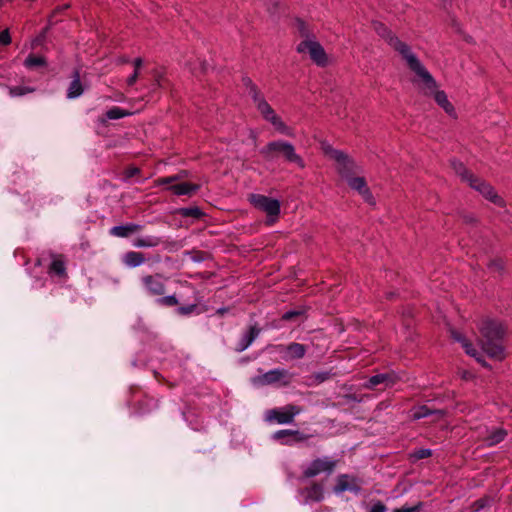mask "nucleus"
<instances>
[{
	"label": "nucleus",
	"instance_id": "obj_64",
	"mask_svg": "<svg viewBox=\"0 0 512 512\" xmlns=\"http://www.w3.org/2000/svg\"><path fill=\"white\" fill-rule=\"evenodd\" d=\"M286 440H294V437H287Z\"/></svg>",
	"mask_w": 512,
	"mask_h": 512
},
{
	"label": "nucleus",
	"instance_id": "obj_48",
	"mask_svg": "<svg viewBox=\"0 0 512 512\" xmlns=\"http://www.w3.org/2000/svg\"><path fill=\"white\" fill-rule=\"evenodd\" d=\"M451 335L453 337V339L455 341H457L458 343H461V345L463 346L465 342H468L469 340L460 332L458 331H452L451 332Z\"/></svg>",
	"mask_w": 512,
	"mask_h": 512
},
{
	"label": "nucleus",
	"instance_id": "obj_59",
	"mask_svg": "<svg viewBox=\"0 0 512 512\" xmlns=\"http://www.w3.org/2000/svg\"><path fill=\"white\" fill-rule=\"evenodd\" d=\"M69 8V5L68 4H65L63 6H58L54 11H53V15L56 14V13H60L66 9Z\"/></svg>",
	"mask_w": 512,
	"mask_h": 512
},
{
	"label": "nucleus",
	"instance_id": "obj_58",
	"mask_svg": "<svg viewBox=\"0 0 512 512\" xmlns=\"http://www.w3.org/2000/svg\"><path fill=\"white\" fill-rule=\"evenodd\" d=\"M230 311L229 307L222 306L216 310V314L219 316H224L226 313Z\"/></svg>",
	"mask_w": 512,
	"mask_h": 512
},
{
	"label": "nucleus",
	"instance_id": "obj_32",
	"mask_svg": "<svg viewBox=\"0 0 512 512\" xmlns=\"http://www.w3.org/2000/svg\"><path fill=\"white\" fill-rule=\"evenodd\" d=\"M6 88L8 89V93H9L10 97H13V98L22 97L29 93H33L35 91V88L30 87V86H23V85H20V86H7L6 85Z\"/></svg>",
	"mask_w": 512,
	"mask_h": 512
},
{
	"label": "nucleus",
	"instance_id": "obj_31",
	"mask_svg": "<svg viewBox=\"0 0 512 512\" xmlns=\"http://www.w3.org/2000/svg\"><path fill=\"white\" fill-rule=\"evenodd\" d=\"M47 65V61L43 56H37L34 54H30L24 61V66L28 69H33L37 67H44Z\"/></svg>",
	"mask_w": 512,
	"mask_h": 512
},
{
	"label": "nucleus",
	"instance_id": "obj_6",
	"mask_svg": "<svg viewBox=\"0 0 512 512\" xmlns=\"http://www.w3.org/2000/svg\"><path fill=\"white\" fill-rule=\"evenodd\" d=\"M293 375L285 368H274L252 378V383L256 386H268L279 384L288 386L291 383Z\"/></svg>",
	"mask_w": 512,
	"mask_h": 512
},
{
	"label": "nucleus",
	"instance_id": "obj_51",
	"mask_svg": "<svg viewBox=\"0 0 512 512\" xmlns=\"http://www.w3.org/2000/svg\"><path fill=\"white\" fill-rule=\"evenodd\" d=\"M263 118L267 121H269L271 123V121H273V119L277 116L275 111L273 110L272 107H270V109H267L265 111V113L262 114Z\"/></svg>",
	"mask_w": 512,
	"mask_h": 512
},
{
	"label": "nucleus",
	"instance_id": "obj_23",
	"mask_svg": "<svg viewBox=\"0 0 512 512\" xmlns=\"http://www.w3.org/2000/svg\"><path fill=\"white\" fill-rule=\"evenodd\" d=\"M158 401L147 395L136 401V411L140 415H144L157 409Z\"/></svg>",
	"mask_w": 512,
	"mask_h": 512
},
{
	"label": "nucleus",
	"instance_id": "obj_20",
	"mask_svg": "<svg viewBox=\"0 0 512 512\" xmlns=\"http://www.w3.org/2000/svg\"><path fill=\"white\" fill-rule=\"evenodd\" d=\"M200 189V185L188 182L177 183L173 185H169L167 190L171 191L174 195L183 196L188 195L191 196L196 193Z\"/></svg>",
	"mask_w": 512,
	"mask_h": 512
},
{
	"label": "nucleus",
	"instance_id": "obj_33",
	"mask_svg": "<svg viewBox=\"0 0 512 512\" xmlns=\"http://www.w3.org/2000/svg\"><path fill=\"white\" fill-rule=\"evenodd\" d=\"M462 347L465 350L466 354H468L471 357H474L479 363H481L483 366H486V362L483 359L482 353L479 352L470 341L465 342Z\"/></svg>",
	"mask_w": 512,
	"mask_h": 512
},
{
	"label": "nucleus",
	"instance_id": "obj_61",
	"mask_svg": "<svg viewBox=\"0 0 512 512\" xmlns=\"http://www.w3.org/2000/svg\"><path fill=\"white\" fill-rule=\"evenodd\" d=\"M120 62H121V63H129V62H130V59H129V57H122V58L120 59Z\"/></svg>",
	"mask_w": 512,
	"mask_h": 512
},
{
	"label": "nucleus",
	"instance_id": "obj_21",
	"mask_svg": "<svg viewBox=\"0 0 512 512\" xmlns=\"http://www.w3.org/2000/svg\"><path fill=\"white\" fill-rule=\"evenodd\" d=\"M83 92L84 88L80 80V72L78 69H75L72 74V81L70 82L67 89V98L76 99L80 97Z\"/></svg>",
	"mask_w": 512,
	"mask_h": 512
},
{
	"label": "nucleus",
	"instance_id": "obj_41",
	"mask_svg": "<svg viewBox=\"0 0 512 512\" xmlns=\"http://www.w3.org/2000/svg\"><path fill=\"white\" fill-rule=\"evenodd\" d=\"M182 177L183 176L181 174H176V175H172V176H169V177L159 178L157 180V185L158 186L173 185L174 182L179 181Z\"/></svg>",
	"mask_w": 512,
	"mask_h": 512
},
{
	"label": "nucleus",
	"instance_id": "obj_35",
	"mask_svg": "<svg viewBox=\"0 0 512 512\" xmlns=\"http://www.w3.org/2000/svg\"><path fill=\"white\" fill-rule=\"evenodd\" d=\"M487 267L491 272H496L500 275H503L505 272L506 264L502 258H494L489 261Z\"/></svg>",
	"mask_w": 512,
	"mask_h": 512
},
{
	"label": "nucleus",
	"instance_id": "obj_13",
	"mask_svg": "<svg viewBox=\"0 0 512 512\" xmlns=\"http://www.w3.org/2000/svg\"><path fill=\"white\" fill-rule=\"evenodd\" d=\"M262 332V328L255 322L245 330L237 343L235 344L234 351L242 353L247 350L253 342L259 337Z\"/></svg>",
	"mask_w": 512,
	"mask_h": 512
},
{
	"label": "nucleus",
	"instance_id": "obj_54",
	"mask_svg": "<svg viewBox=\"0 0 512 512\" xmlns=\"http://www.w3.org/2000/svg\"><path fill=\"white\" fill-rule=\"evenodd\" d=\"M243 86L248 91L250 88L254 87L256 84L251 80V78L245 76L242 78Z\"/></svg>",
	"mask_w": 512,
	"mask_h": 512
},
{
	"label": "nucleus",
	"instance_id": "obj_50",
	"mask_svg": "<svg viewBox=\"0 0 512 512\" xmlns=\"http://www.w3.org/2000/svg\"><path fill=\"white\" fill-rule=\"evenodd\" d=\"M140 173V169L137 167H129L125 171V178L130 179Z\"/></svg>",
	"mask_w": 512,
	"mask_h": 512
},
{
	"label": "nucleus",
	"instance_id": "obj_52",
	"mask_svg": "<svg viewBox=\"0 0 512 512\" xmlns=\"http://www.w3.org/2000/svg\"><path fill=\"white\" fill-rule=\"evenodd\" d=\"M330 377V372H327V371H324V372H318L315 374V379L321 383V382H324L326 380H328Z\"/></svg>",
	"mask_w": 512,
	"mask_h": 512
},
{
	"label": "nucleus",
	"instance_id": "obj_27",
	"mask_svg": "<svg viewBox=\"0 0 512 512\" xmlns=\"http://www.w3.org/2000/svg\"><path fill=\"white\" fill-rule=\"evenodd\" d=\"M131 112L118 106H113L106 111L105 116L100 118L99 121L104 124L107 120H118L130 116Z\"/></svg>",
	"mask_w": 512,
	"mask_h": 512
},
{
	"label": "nucleus",
	"instance_id": "obj_14",
	"mask_svg": "<svg viewBox=\"0 0 512 512\" xmlns=\"http://www.w3.org/2000/svg\"><path fill=\"white\" fill-rule=\"evenodd\" d=\"M298 494L302 497L300 502L303 505L321 502L324 499V487L321 483L313 482L310 486L299 489Z\"/></svg>",
	"mask_w": 512,
	"mask_h": 512
},
{
	"label": "nucleus",
	"instance_id": "obj_38",
	"mask_svg": "<svg viewBox=\"0 0 512 512\" xmlns=\"http://www.w3.org/2000/svg\"><path fill=\"white\" fill-rule=\"evenodd\" d=\"M271 124L276 128L277 131L280 133L290 136L292 135L291 129L281 120L280 117L276 116L273 121H271Z\"/></svg>",
	"mask_w": 512,
	"mask_h": 512
},
{
	"label": "nucleus",
	"instance_id": "obj_40",
	"mask_svg": "<svg viewBox=\"0 0 512 512\" xmlns=\"http://www.w3.org/2000/svg\"><path fill=\"white\" fill-rule=\"evenodd\" d=\"M431 455H432V450L431 449H429V448H421V449L415 450L411 454V458L413 460H421V459L428 458Z\"/></svg>",
	"mask_w": 512,
	"mask_h": 512
},
{
	"label": "nucleus",
	"instance_id": "obj_53",
	"mask_svg": "<svg viewBox=\"0 0 512 512\" xmlns=\"http://www.w3.org/2000/svg\"><path fill=\"white\" fill-rule=\"evenodd\" d=\"M138 76H139V72L137 71H134L128 78H127V85L128 86H133L137 79H138Z\"/></svg>",
	"mask_w": 512,
	"mask_h": 512
},
{
	"label": "nucleus",
	"instance_id": "obj_37",
	"mask_svg": "<svg viewBox=\"0 0 512 512\" xmlns=\"http://www.w3.org/2000/svg\"><path fill=\"white\" fill-rule=\"evenodd\" d=\"M296 28L300 34L301 37L305 39H312L313 35L311 33V31L309 30L308 26L306 25V23L300 19V18H297L296 19Z\"/></svg>",
	"mask_w": 512,
	"mask_h": 512
},
{
	"label": "nucleus",
	"instance_id": "obj_43",
	"mask_svg": "<svg viewBox=\"0 0 512 512\" xmlns=\"http://www.w3.org/2000/svg\"><path fill=\"white\" fill-rule=\"evenodd\" d=\"M423 505V502L420 501L412 507L402 506L401 508L394 509L392 512H421Z\"/></svg>",
	"mask_w": 512,
	"mask_h": 512
},
{
	"label": "nucleus",
	"instance_id": "obj_2",
	"mask_svg": "<svg viewBox=\"0 0 512 512\" xmlns=\"http://www.w3.org/2000/svg\"><path fill=\"white\" fill-rule=\"evenodd\" d=\"M373 28L378 36L384 39L389 46L401 55L411 71L420 72L428 78L426 68L418 57L411 51L409 45L402 42L385 24L381 22H373Z\"/></svg>",
	"mask_w": 512,
	"mask_h": 512
},
{
	"label": "nucleus",
	"instance_id": "obj_26",
	"mask_svg": "<svg viewBox=\"0 0 512 512\" xmlns=\"http://www.w3.org/2000/svg\"><path fill=\"white\" fill-rule=\"evenodd\" d=\"M506 436L507 431L504 428H495L488 433L484 441L488 447H493L504 441Z\"/></svg>",
	"mask_w": 512,
	"mask_h": 512
},
{
	"label": "nucleus",
	"instance_id": "obj_56",
	"mask_svg": "<svg viewBox=\"0 0 512 512\" xmlns=\"http://www.w3.org/2000/svg\"><path fill=\"white\" fill-rule=\"evenodd\" d=\"M143 65V59L138 57V58H135L133 60V66H134V71H139V69L142 67Z\"/></svg>",
	"mask_w": 512,
	"mask_h": 512
},
{
	"label": "nucleus",
	"instance_id": "obj_62",
	"mask_svg": "<svg viewBox=\"0 0 512 512\" xmlns=\"http://www.w3.org/2000/svg\"><path fill=\"white\" fill-rule=\"evenodd\" d=\"M202 71H203V72H206V71H207V65H206V64H204V63L202 64Z\"/></svg>",
	"mask_w": 512,
	"mask_h": 512
},
{
	"label": "nucleus",
	"instance_id": "obj_55",
	"mask_svg": "<svg viewBox=\"0 0 512 512\" xmlns=\"http://www.w3.org/2000/svg\"><path fill=\"white\" fill-rule=\"evenodd\" d=\"M462 220L466 224H473L475 223L476 219L472 214H465L462 216Z\"/></svg>",
	"mask_w": 512,
	"mask_h": 512
},
{
	"label": "nucleus",
	"instance_id": "obj_34",
	"mask_svg": "<svg viewBox=\"0 0 512 512\" xmlns=\"http://www.w3.org/2000/svg\"><path fill=\"white\" fill-rule=\"evenodd\" d=\"M178 213L182 217H191L194 219H200L202 216H204V213L202 212V210L197 206L180 208L178 210Z\"/></svg>",
	"mask_w": 512,
	"mask_h": 512
},
{
	"label": "nucleus",
	"instance_id": "obj_5",
	"mask_svg": "<svg viewBox=\"0 0 512 512\" xmlns=\"http://www.w3.org/2000/svg\"><path fill=\"white\" fill-rule=\"evenodd\" d=\"M248 201L254 208L267 215L268 224H273L280 215L281 203L278 199L263 194L252 193L248 196Z\"/></svg>",
	"mask_w": 512,
	"mask_h": 512
},
{
	"label": "nucleus",
	"instance_id": "obj_7",
	"mask_svg": "<svg viewBox=\"0 0 512 512\" xmlns=\"http://www.w3.org/2000/svg\"><path fill=\"white\" fill-rule=\"evenodd\" d=\"M324 152L337 162V171L343 179L348 180L353 177L356 165L346 153L330 145L324 147Z\"/></svg>",
	"mask_w": 512,
	"mask_h": 512
},
{
	"label": "nucleus",
	"instance_id": "obj_11",
	"mask_svg": "<svg viewBox=\"0 0 512 512\" xmlns=\"http://www.w3.org/2000/svg\"><path fill=\"white\" fill-rule=\"evenodd\" d=\"M302 409L299 406L288 404L281 408H274L267 411V419L278 424H291L295 416L300 414Z\"/></svg>",
	"mask_w": 512,
	"mask_h": 512
},
{
	"label": "nucleus",
	"instance_id": "obj_12",
	"mask_svg": "<svg viewBox=\"0 0 512 512\" xmlns=\"http://www.w3.org/2000/svg\"><path fill=\"white\" fill-rule=\"evenodd\" d=\"M469 185L471 188L478 191L492 203L499 206L503 204V199L496 193L495 189L486 181L475 176L473 179H471Z\"/></svg>",
	"mask_w": 512,
	"mask_h": 512
},
{
	"label": "nucleus",
	"instance_id": "obj_18",
	"mask_svg": "<svg viewBox=\"0 0 512 512\" xmlns=\"http://www.w3.org/2000/svg\"><path fill=\"white\" fill-rule=\"evenodd\" d=\"M395 383V378L389 373H380L369 377L365 383V388L374 389L378 385H384V387H391Z\"/></svg>",
	"mask_w": 512,
	"mask_h": 512
},
{
	"label": "nucleus",
	"instance_id": "obj_24",
	"mask_svg": "<svg viewBox=\"0 0 512 512\" xmlns=\"http://www.w3.org/2000/svg\"><path fill=\"white\" fill-rule=\"evenodd\" d=\"M163 243V240L159 236L146 235L135 239L133 245L137 248H154Z\"/></svg>",
	"mask_w": 512,
	"mask_h": 512
},
{
	"label": "nucleus",
	"instance_id": "obj_29",
	"mask_svg": "<svg viewBox=\"0 0 512 512\" xmlns=\"http://www.w3.org/2000/svg\"><path fill=\"white\" fill-rule=\"evenodd\" d=\"M434 414L442 415L443 412L441 410L431 409L426 405H422V406H418L413 409L412 418L414 420H420V419L427 418Z\"/></svg>",
	"mask_w": 512,
	"mask_h": 512
},
{
	"label": "nucleus",
	"instance_id": "obj_42",
	"mask_svg": "<svg viewBox=\"0 0 512 512\" xmlns=\"http://www.w3.org/2000/svg\"><path fill=\"white\" fill-rule=\"evenodd\" d=\"M197 310V304H189L185 306H180L176 309L177 314L182 316H189L193 314Z\"/></svg>",
	"mask_w": 512,
	"mask_h": 512
},
{
	"label": "nucleus",
	"instance_id": "obj_1",
	"mask_svg": "<svg viewBox=\"0 0 512 512\" xmlns=\"http://www.w3.org/2000/svg\"><path fill=\"white\" fill-rule=\"evenodd\" d=\"M478 329L482 336V349L491 358L503 360L505 348L503 340L506 330L500 321L491 318H483L478 323Z\"/></svg>",
	"mask_w": 512,
	"mask_h": 512
},
{
	"label": "nucleus",
	"instance_id": "obj_17",
	"mask_svg": "<svg viewBox=\"0 0 512 512\" xmlns=\"http://www.w3.org/2000/svg\"><path fill=\"white\" fill-rule=\"evenodd\" d=\"M349 187L355 191H357L365 202L369 204H374V197L367 186V182L364 177H351L348 180H346Z\"/></svg>",
	"mask_w": 512,
	"mask_h": 512
},
{
	"label": "nucleus",
	"instance_id": "obj_25",
	"mask_svg": "<svg viewBox=\"0 0 512 512\" xmlns=\"http://www.w3.org/2000/svg\"><path fill=\"white\" fill-rule=\"evenodd\" d=\"M145 261L146 258L141 252L129 251L123 256V263L130 268L139 267L144 264Z\"/></svg>",
	"mask_w": 512,
	"mask_h": 512
},
{
	"label": "nucleus",
	"instance_id": "obj_57",
	"mask_svg": "<svg viewBox=\"0 0 512 512\" xmlns=\"http://www.w3.org/2000/svg\"><path fill=\"white\" fill-rule=\"evenodd\" d=\"M50 27H51V24H50V25H48V26H46V27L41 31V33H40V34L38 35V37H37V41H39V42H40V41H43V40L45 39V37H46V35H47V33H48V31H49Z\"/></svg>",
	"mask_w": 512,
	"mask_h": 512
},
{
	"label": "nucleus",
	"instance_id": "obj_4",
	"mask_svg": "<svg viewBox=\"0 0 512 512\" xmlns=\"http://www.w3.org/2000/svg\"><path fill=\"white\" fill-rule=\"evenodd\" d=\"M423 82V90L426 96H432L437 103L450 117L457 118L456 110L453 104L448 100L447 94L443 90H438V85L431 73L426 69V78L420 72H414Z\"/></svg>",
	"mask_w": 512,
	"mask_h": 512
},
{
	"label": "nucleus",
	"instance_id": "obj_28",
	"mask_svg": "<svg viewBox=\"0 0 512 512\" xmlns=\"http://www.w3.org/2000/svg\"><path fill=\"white\" fill-rule=\"evenodd\" d=\"M451 166L455 173L461 177L463 181H466L468 183L471 182V179L475 177L470 171L466 168L463 162L453 159L451 160Z\"/></svg>",
	"mask_w": 512,
	"mask_h": 512
},
{
	"label": "nucleus",
	"instance_id": "obj_46",
	"mask_svg": "<svg viewBox=\"0 0 512 512\" xmlns=\"http://www.w3.org/2000/svg\"><path fill=\"white\" fill-rule=\"evenodd\" d=\"M11 36L8 29H5L0 32V44L3 46H7L11 43Z\"/></svg>",
	"mask_w": 512,
	"mask_h": 512
},
{
	"label": "nucleus",
	"instance_id": "obj_47",
	"mask_svg": "<svg viewBox=\"0 0 512 512\" xmlns=\"http://www.w3.org/2000/svg\"><path fill=\"white\" fill-rule=\"evenodd\" d=\"M386 511H387V506L379 500L376 501L371 506V508L368 510V512H386Z\"/></svg>",
	"mask_w": 512,
	"mask_h": 512
},
{
	"label": "nucleus",
	"instance_id": "obj_19",
	"mask_svg": "<svg viewBox=\"0 0 512 512\" xmlns=\"http://www.w3.org/2000/svg\"><path fill=\"white\" fill-rule=\"evenodd\" d=\"M52 260L48 266V274L51 277L63 278L66 274V263L61 255H51Z\"/></svg>",
	"mask_w": 512,
	"mask_h": 512
},
{
	"label": "nucleus",
	"instance_id": "obj_22",
	"mask_svg": "<svg viewBox=\"0 0 512 512\" xmlns=\"http://www.w3.org/2000/svg\"><path fill=\"white\" fill-rule=\"evenodd\" d=\"M142 226L136 223H127L124 225H117L110 229V235L115 237L125 238L131 235L132 233L140 230Z\"/></svg>",
	"mask_w": 512,
	"mask_h": 512
},
{
	"label": "nucleus",
	"instance_id": "obj_3",
	"mask_svg": "<svg viewBox=\"0 0 512 512\" xmlns=\"http://www.w3.org/2000/svg\"><path fill=\"white\" fill-rule=\"evenodd\" d=\"M260 154L267 160H273L279 155H282L286 162L295 164L301 169L306 166L303 158L296 153L294 145L285 140H274L268 142L260 149Z\"/></svg>",
	"mask_w": 512,
	"mask_h": 512
},
{
	"label": "nucleus",
	"instance_id": "obj_36",
	"mask_svg": "<svg viewBox=\"0 0 512 512\" xmlns=\"http://www.w3.org/2000/svg\"><path fill=\"white\" fill-rule=\"evenodd\" d=\"M307 307L301 306L297 309H292L284 312L281 316V320L283 321H291L296 317L303 316L307 313Z\"/></svg>",
	"mask_w": 512,
	"mask_h": 512
},
{
	"label": "nucleus",
	"instance_id": "obj_30",
	"mask_svg": "<svg viewBox=\"0 0 512 512\" xmlns=\"http://www.w3.org/2000/svg\"><path fill=\"white\" fill-rule=\"evenodd\" d=\"M290 437H294V440H284L283 445L293 446L298 443L306 442L312 437V435L306 434L300 430H291Z\"/></svg>",
	"mask_w": 512,
	"mask_h": 512
},
{
	"label": "nucleus",
	"instance_id": "obj_39",
	"mask_svg": "<svg viewBox=\"0 0 512 512\" xmlns=\"http://www.w3.org/2000/svg\"><path fill=\"white\" fill-rule=\"evenodd\" d=\"M156 302L161 306L172 307L178 304V299L175 295H167L158 298Z\"/></svg>",
	"mask_w": 512,
	"mask_h": 512
},
{
	"label": "nucleus",
	"instance_id": "obj_63",
	"mask_svg": "<svg viewBox=\"0 0 512 512\" xmlns=\"http://www.w3.org/2000/svg\"><path fill=\"white\" fill-rule=\"evenodd\" d=\"M240 361H241V363H246L249 361V358H242Z\"/></svg>",
	"mask_w": 512,
	"mask_h": 512
},
{
	"label": "nucleus",
	"instance_id": "obj_45",
	"mask_svg": "<svg viewBox=\"0 0 512 512\" xmlns=\"http://www.w3.org/2000/svg\"><path fill=\"white\" fill-rule=\"evenodd\" d=\"M290 433V429L278 430L273 434L272 438L274 440H280L282 442L284 441V439H287V437H290Z\"/></svg>",
	"mask_w": 512,
	"mask_h": 512
},
{
	"label": "nucleus",
	"instance_id": "obj_49",
	"mask_svg": "<svg viewBox=\"0 0 512 512\" xmlns=\"http://www.w3.org/2000/svg\"><path fill=\"white\" fill-rule=\"evenodd\" d=\"M256 107H257L258 111L262 115L263 113H265V111L267 109H270L271 106L269 105V103L265 99H263V100H259V102L256 103Z\"/></svg>",
	"mask_w": 512,
	"mask_h": 512
},
{
	"label": "nucleus",
	"instance_id": "obj_15",
	"mask_svg": "<svg viewBox=\"0 0 512 512\" xmlns=\"http://www.w3.org/2000/svg\"><path fill=\"white\" fill-rule=\"evenodd\" d=\"M141 283L145 291L151 296H162L165 293V283L160 274L143 276Z\"/></svg>",
	"mask_w": 512,
	"mask_h": 512
},
{
	"label": "nucleus",
	"instance_id": "obj_16",
	"mask_svg": "<svg viewBox=\"0 0 512 512\" xmlns=\"http://www.w3.org/2000/svg\"><path fill=\"white\" fill-rule=\"evenodd\" d=\"M345 491H350L355 495H359L362 488L358 479L347 474L340 475L337 479V484L334 487V492L338 494Z\"/></svg>",
	"mask_w": 512,
	"mask_h": 512
},
{
	"label": "nucleus",
	"instance_id": "obj_44",
	"mask_svg": "<svg viewBox=\"0 0 512 512\" xmlns=\"http://www.w3.org/2000/svg\"><path fill=\"white\" fill-rule=\"evenodd\" d=\"M248 94L249 96L252 98L253 102L256 104L259 102V100H263L265 99L260 90L258 89L257 85H255L254 87L250 88L248 91Z\"/></svg>",
	"mask_w": 512,
	"mask_h": 512
},
{
	"label": "nucleus",
	"instance_id": "obj_60",
	"mask_svg": "<svg viewBox=\"0 0 512 512\" xmlns=\"http://www.w3.org/2000/svg\"><path fill=\"white\" fill-rule=\"evenodd\" d=\"M474 505L476 506L475 507L476 511H479L480 509H482L484 507V503L482 502V500L476 501Z\"/></svg>",
	"mask_w": 512,
	"mask_h": 512
},
{
	"label": "nucleus",
	"instance_id": "obj_8",
	"mask_svg": "<svg viewBox=\"0 0 512 512\" xmlns=\"http://www.w3.org/2000/svg\"><path fill=\"white\" fill-rule=\"evenodd\" d=\"M298 53L308 52L311 60L319 67H325L328 63L327 54L322 45L314 39L301 41L296 48Z\"/></svg>",
	"mask_w": 512,
	"mask_h": 512
},
{
	"label": "nucleus",
	"instance_id": "obj_10",
	"mask_svg": "<svg viewBox=\"0 0 512 512\" xmlns=\"http://www.w3.org/2000/svg\"><path fill=\"white\" fill-rule=\"evenodd\" d=\"M267 350L272 349L282 355L285 361L299 360L302 359L307 352V346L297 342H291L285 344L268 345Z\"/></svg>",
	"mask_w": 512,
	"mask_h": 512
},
{
	"label": "nucleus",
	"instance_id": "obj_9",
	"mask_svg": "<svg viewBox=\"0 0 512 512\" xmlns=\"http://www.w3.org/2000/svg\"><path fill=\"white\" fill-rule=\"evenodd\" d=\"M337 466V461L324 456L312 460L302 472L303 478H313L321 473L331 475Z\"/></svg>",
	"mask_w": 512,
	"mask_h": 512
}]
</instances>
